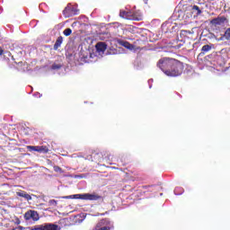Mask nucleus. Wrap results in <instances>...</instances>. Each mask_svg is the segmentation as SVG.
I'll list each match as a JSON object with an SVG mask.
<instances>
[{"label": "nucleus", "instance_id": "obj_1", "mask_svg": "<svg viewBox=\"0 0 230 230\" xmlns=\"http://www.w3.org/2000/svg\"><path fill=\"white\" fill-rule=\"evenodd\" d=\"M157 67L166 75V76H181L184 71V63L171 58H163L159 59Z\"/></svg>", "mask_w": 230, "mask_h": 230}, {"label": "nucleus", "instance_id": "obj_2", "mask_svg": "<svg viewBox=\"0 0 230 230\" xmlns=\"http://www.w3.org/2000/svg\"><path fill=\"white\" fill-rule=\"evenodd\" d=\"M112 226H111V221L107 218L102 219L97 223L93 230H111Z\"/></svg>", "mask_w": 230, "mask_h": 230}, {"label": "nucleus", "instance_id": "obj_3", "mask_svg": "<svg viewBox=\"0 0 230 230\" xmlns=\"http://www.w3.org/2000/svg\"><path fill=\"white\" fill-rule=\"evenodd\" d=\"M31 230H58V225L45 223L43 225L34 226Z\"/></svg>", "mask_w": 230, "mask_h": 230}, {"label": "nucleus", "instance_id": "obj_4", "mask_svg": "<svg viewBox=\"0 0 230 230\" xmlns=\"http://www.w3.org/2000/svg\"><path fill=\"white\" fill-rule=\"evenodd\" d=\"M30 152H39V154H48L49 148L47 146H28Z\"/></svg>", "mask_w": 230, "mask_h": 230}, {"label": "nucleus", "instance_id": "obj_5", "mask_svg": "<svg viewBox=\"0 0 230 230\" xmlns=\"http://www.w3.org/2000/svg\"><path fill=\"white\" fill-rule=\"evenodd\" d=\"M40 217H39V213L35 210H28L24 214L25 220H32L33 222H37Z\"/></svg>", "mask_w": 230, "mask_h": 230}, {"label": "nucleus", "instance_id": "obj_6", "mask_svg": "<svg viewBox=\"0 0 230 230\" xmlns=\"http://www.w3.org/2000/svg\"><path fill=\"white\" fill-rule=\"evenodd\" d=\"M226 22H229V20H227L226 16H218L210 21L212 26H222V24H226Z\"/></svg>", "mask_w": 230, "mask_h": 230}, {"label": "nucleus", "instance_id": "obj_7", "mask_svg": "<svg viewBox=\"0 0 230 230\" xmlns=\"http://www.w3.org/2000/svg\"><path fill=\"white\" fill-rule=\"evenodd\" d=\"M83 200H103V197L96 193H84L83 196Z\"/></svg>", "mask_w": 230, "mask_h": 230}, {"label": "nucleus", "instance_id": "obj_8", "mask_svg": "<svg viewBox=\"0 0 230 230\" xmlns=\"http://www.w3.org/2000/svg\"><path fill=\"white\" fill-rule=\"evenodd\" d=\"M74 12L75 8L71 6V4H68L63 10V15L66 19H69V17H73V15H75Z\"/></svg>", "mask_w": 230, "mask_h": 230}, {"label": "nucleus", "instance_id": "obj_9", "mask_svg": "<svg viewBox=\"0 0 230 230\" xmlns=\"http://www.w3.org/2000/svg\"><path fill=\"white\" fill-rule=\"evenodd\" d=\"M95 49L97 53H105L107 50V43L100 41L95 45Z\"/></svg>", "mask_w": 230, "mask_h": 230}, {"label": "nucleus", "instance_id": "obj_10", "mask_svg": "<svg viewBox=\"0 0 230 230\" xmlns=\"http://www.w3.org/2000/svg\"><path fill=\"white\" fill-rule=\"evenodd\" d=\"M132 13L128 12V11H120L119 12V17H121L122 19H128L130 20L132 19Z\"/></svg>", "mask_w": 230, "mask_h": 230}, {"label": "nucleus", "instance_id": "obj_11", "mask_svg": "<svg viewBox=\"0 0 230 230\" xmlns=\"http://www.w3.org/2000/svg\"><path fill=\"white\" fill-rule=\"evenodd\" d=\"M16 195L18 197H22V199H25V200H31V196L24 190H21L19 192H16Z\"/></svg>", "mask_w": 230, "mask_h": 230}, {"label": "nucleus", "instance_id": "obj_12", "mask_svg": "<svg viewBox=\"0 0 230 230\" xmlns=\"http://www.w3.org/2000/svg\"><path fill=\"white\" fill-rule=\"evenodd\" d=\"M62 42H64V38L62 36H59L54 44V49L56 51L57 49H58V48H60V46H62Z\"/></svg>", "mask_w": 230, "mask_h": 230}, {"label": "nucleus", "instance_id": "obj_13", "mask_svg": "<svg viewBox=\"0 0 230 230\" xmlns=\"http://www.w3.org/2000/svg\"><path fill=\"white\" fill-rule=\"evenodd\" d=\"M66 199H80L81 200H84V194H75L71 196H66Z\"/></svg>", "mask_w": 230, "mask_h": 230}, {"label": "nucleus", "instance_id": "obj_14", "mask_svg": "<svg viewBox=\"0 0 230 230\" xmlns=\"http://www.w3.org/2000/svg\"><path fill=\"white\" fill-rule=\"evenodd\" d=\"M225 40H230V28H227L223 35Z\"/></svg>", "mask_w": 230, "mask_h": 230}, {"label": "nucleus", "instance_id": "obj_15", "mask_svg": "<svg viewBox=\"0 0 230 230\" xmlns=\"http://www.w3.org/2000/svg\"><path fill=\"white\" fill-rule=\"evenodd\" d=\"M192 12H197L196 15H200V13H202V11L200 10V7H199V5H193Z\"/></svg>", "mask_w": 230, "mask_h": 230}, {"label": "nucleus", "instance_id": "obj_16", "mask_svg": "<svg viewBox=\"0 0 230 230\" xmlns=\"http://www.w3.org/2000/svg\"><path fill=\"white\" fill-rule=\"evenodd\" d=\"M212 47L210 45H204L201 49L202 53H208V51H211Z\"/></svg>", "mask_w": 230, "mask_h": 230}, {"label": "nucleus", "instance_id": "obj_17", "mask_svg": "<svg viewBox=\"0 0 230 230\" xmlns=\"http://www.w3.org/2000/svg\"><path fill=\"white\" fill-rule=\"evenodd\" d=\"M53 170L57 173H64V170L60 166H58V165H54L53 166Z\"/></svg>", "mask_w": 230, "mask_h": 230}, {"label": "nucleus", "instance_id": "obj_18", "mask_svg": "<svg viewBox=\"0 0 230 230\" xmlns=\"http://www.w3.org/2000/svg\"><path fill=\"white\" fill-rule=\"evenodd\" d=\"M71 33H73V30H71L70 28H67L63 31V34L65 35V37H69Z\"/></svg>", "mask_w": 230, "mask_h": 230}, {"label": "nucleus", "instance_id": "obj_19", "mask_svg": "<svg viewBox=\"0 0 230 230\" xmlns=\"http://www.w3.org/2000/svg\"><path fill=\"white\" fill-rule=\"evenodd\" d=\"M121 46H123L124 48H127V49H130V48H132V44H130V42L128 41H123Z\"/></svg>", "mask_w": 230, "mask_h": 230}, {"label": "nucleus", "instance_id": "obj_20", "mask_svg": "<svg viewBox=\"0 0 230 230\" xmlns=\"http://www.w3.org/2000/svg\"><path fill=\"white\" fill-rule=\"evenodd\" d=\"M58 204V201H57L55 199H50L49 201V206H53L54 208H57Z\"/></svg>", "mask_w": 230, "mask_h": 230}, {"label": "nucleus", "instance_id": "obj_21", "mask_svg": "<svg viewBox=\"0 0 230 230\" xmlns=\"http://www.w3.org/2000/svg\"><path fill=\"white\" fill-rule=\"evenodd\" d=\"M62 67V65L60 64H53L51 66V69H60Z\"/></svg>", "mask_w": 230, "mask_h": 230}, {"label": "nucleus", "instance_id": "obj_22", "mask_svg": "<svg viewBox=\"0 0 230 230\" xmlns=\"http://www.w3.org/2000/svg\"><path fill=\"white\" fill-rule=\"evenodd\" d=\"M183 33H185L186 35H191V31H183Z\"/></svg>", "mask_w": 230, "mask_h": 230}, {"label": "nucleus", "instance_id": "obj_23", "mask_svg": "<svg viewBox=\"0 0 230 230\" xmlns=\"http://www.w3.org/2000/svg\"><path fill=\"white\" fill-rule=\"evenodd\" d=\"M0 55H4V50L3 49L2 47H0Z\"/></svg>", "mask_w": 230, "mask_h": 230}, {"label": "nucleus", "instance_id": "obj_24", "mask_svg": "<svg viewBox=\"0 0 230 230\" xmlns=\"http://www.w3.org/2000/svg\"><path fill=\"white\" fill-rule=\"evenodd\" d=\"M144 190H146V186H143Z\"/></svg>", "mask_w": 230, "mask_h": 230}]
</instances>
